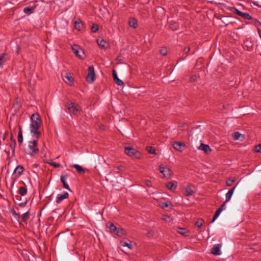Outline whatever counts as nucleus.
Returning a JSON list of instances; mask_svg holds the SVG:
<instances>
[{
    "label": "nucleus",
    "instance_id": "obj_1",
    "mask_svg": "<svg viewBox=\"0 0 261 261\" xmlns=\"http://www.w3.org/2000/svg\"><path fill=\"white\" fill-rule=\"evenodd\" d=\"M30 119L31 122L30 125V130L31 135L33 137L38 139L41 134L39 130L42 122L41 118L39 114L38 113H36L31 115Z\"/></svg>",
    "mask_w": 261,
    "mask_h": 261
},
{
    "label": "nucleus",
    "instance_id": "obj_2",
    "mask_svg": "<svg viewBox=\"0 0 261 261\" xmlns=\"http://www.w3.org/2000/svg\"><path fill=\"white\" fill-rule=\"evenodd\" d=\"M39 147L37 140H32L28 142V145L26 149V153L33 157L39 152Z\"/></svg>",
    "mask_w": 261,
    "mask_h": 261
},
{
    "label": "nucleus",
    "instance_id": "obj_3",
    "mask_svg": "<svg viewBox=\"0 0 261 261\" xmlns=\"http://www.w3.org/2000/svg\"><path fill=\"white\" fill-rule=\"evenodd\" d=\"M65 107L70 113L74 115H77L82 110L80 106L72 102H68Z\"/></svg>",
    "mask_w": 261,
    "mask_h": 261
},
{
    "label": "nucleus",
    "instance_id": "obj_4",
    "mask_svg": "<svg viewBox=\"0 0 261 261\" xmlns=\"http://www.w3.org/2000/svg\"><path fill=\"white\" fill-rule=\"evenodd\" d=\"M125 153L129 156H135L137 159H141L140 152L134 148L131 147H125Z\"/></svg>",
    "mask_w": 261,
    "mask_h": 261
},
{
    "label": "nucleus",
    "instance_id": "obj_5",
    "mask_svg": "<svg viewBox=\"0 0 261 261\" xmlns=\"http://www.w3.org/2000/svg\"><path fill=\"white\" fill-rule=\"evenodd\" d=\"M160 172L167 178H170L173 174L172 170L166 165L162 164L159 167Z\"/></svg>",
    "mask_w": 261,
    "mask_h": 261
},
{
    "label": "nucleus",
    "instance_id": "obj_6",
    "mask_svg": "<svg viewBox=\"0 0 261 261\" xmlns=\"http://www.w3.org/2000/svg\"><path fill=\"white\" fill-rule=\"evenodd\" d=\"M95 80V74L93 66L88 67V74L86 76V80L89 83H92Z\"/></svg>",
    "mask_w": 261,
    "mask_h": 261
},
{
    "label": "nucleus",
    "instance_id": "obj_7",
    "mask_svg": "<svg viewBox=\"0 0 261 261\" xmlns=\"http://www.w3.org/2000/svg\"><path fill=\"white\" fill-rule=\"evenodd\" d=\"M72 50L75 55L80 59H83L85 57L83 50L77 45H74L72 47Z\"/></svg>",
    "mask_w": 261,
    "mask_h": 261
},
{
    "label": "nucleus",
    "instance_id": "obj_8",
    "mask_svg": "<svg viewBox=\"0 0 261 261\" xmlns=\"http://www.w3.org/2000/svg\"><path fill=\"white\" fill-rule=\"evenodd\" d=\"M62 78L64 82L68 85L71 86L73 85L74 82V79L71 76V73L69 72H66L65 74L62 75Z\"/></svg>",
    "mask_w": 261,
    "mask_h": 261
},
{
    "label": "nucleus",
    "instance_id": "obj_9",
    "mask_svg": "<svg viewBox=\"0 0 261 261\" xmlns=\"http://www.w3.org/2000/svg\"><path fill=\"white\" fill-rule=\"evenodd\" d=\"M173 146L176 150L181 152L185 148L186 145L182 142H175L173 144Z\"/></svg>",
    "mask_w": 261,
    "mask_h": 261
},
{
    "label": "nucleus",
    "instance_id": "obj_10",
    "mask_svg": "<svg viewBox=\"0 0 261 261\" xmlns=\"http://www.w3.org/2000/svg\"><path fill=\"white\" fill-rule=\"evenodd\" d=\"M221 247V245L220 244H218L215 245L211 250V253L215 255H219L221 254V250L220 248Z\"/></svg>",
    "mask_w": 261,
    "mask_h": 261
},
{
    "label": "nucleus",
    "instance_id": "obj_11",
    "mask_svg": "<svg viewBox=\"0 0 261 261\" xmlns=\"http://www.w3.org/2000/svg\"><path fill=\"white\" fill-rule=\"evenodd\" d=\"M69 194L67 192H64L63 194L58 195L56 199V203L57 204L60 203L64 199L68 197Z\"/></svg>",
    "mask_w": 261,
    "mask_h": 261
},
{
    "label": "nucleus",
    "instance_id": "obj_12",
    "mask_svg": "<svg viewBox=\"0 0 261 261\" xmlns=\"http://www.w3.org/2000/svg\"><path fill=\"white\" fill-rule=\"evenodd\" d=\"M198 149L203 150L205 153L209 154L211 152V149L209 145L201 143L199 146Z\"/></svg>",
    "mask_w": 261,
    "mask_h": 261
},
{
    "label": "nucleus",
    "instance_id": "obj_13",
    "mask_svg": "<svg viewBox=\"0 0 261 261\" xmlns=\"http://www.w3.org/2000/svg\"><path fill=\"white\" fill-rule=\"evenodd\" d=\"M239 182L237 183V184L232 189H230L228 192L226 194V200L225 202H228L230 199L231 198V196L233 193L234 190L235 188H236L237 185L238 184Z\"/></svg>",
    "mask_w": 261,
    "mask_h": 261
},
{
    "label": "nucleus",
    "instance_id": "obj_14",
    "mask_svg": "<svg viewBox=\"0 0 261 261\" xmlns=\"http://www.w3.org/2000/svg\"><path fill=\"white\" fill-rule=\"evenodd\" d=\"M74 28L78 31H81L83 28V24L80 19L75 20L73 21Z\"/></svg>",
    "mask_w": 261,
    "mask_h": 261
},
{
    "label": "nucleus",
    "instance_id": "obj_15",
    "mask_svg": "<svg viewBox=\"0 0 261 261\" xmlns=\"http://www.w3.org/2000/svg\"><path fill=\"white\" fill-rule=\"evenodd\" d=\"M9 144L12 152V154H14L16 142V140L12 137L10 138V140Z\"/></svg>",
    "mask_w": 261,
    "mask_h": 261
},
{
    "label": "nucleus",
    "instance_id": "obj_16",
    "mask_svg": "<svg viewBox=\"0 0 261 261\" xmlns=\"http://www.w3.org/2000/svg\"><path fill=\"white\" fill-rule=\"evenodd\" d=\"M112 75L114 80L116 84H117L119 86H121L123 84V82H122V81L118 79V77H117V73L114 70H113Z\"/></svg>",
    "mask_w": 261,
    "mask_h": 261
},
{
    "label": "nucleus",
    "instance_id": "obj_17",
    "mask_svg": "<svg viewBox=\"0 0 261 261\" xmlns=\"http://www.w3.org/2000/svg\"><path fill=\"white\" fill-rule=\"evenodd\" d=\"M114 233L119 237H122L125 235L124 230L121 227H117L116 230L114 232Z\"/></svg>",
    "mask_w": 261,
    "mask_h": 261
},
{
    "label": "nucleus",
    "instance_id": "obj_18",
    "mask_svg": "<svg viewBox=\"0 0 261 261\" xmlns=\"http://www.w3.org/2000/svg\"><path fill=\"white\" fill-rule=\"evenodd\" d=\"M166 187L170 190H175L177 188L176 182L174 183L173 181H169L166 183Z\"/></svg>",
    "mask_w": 261,
    "mask_h": 261
},
{
    "label": "nucleus",
    "instance_id": "obj_19",
    "mask_svg": "<svg viewBox=\"0 0 261 261\" xmlns=\"http://www.w3.org/2000/svg\"><path fill=\"white\" fill-rule=\"evenodd\" d=\"M129 26L134 29L138 27V21L135 18H130L129 20Z\"/></svg>",
    "mask_w": 261,
    "mask_h": 261
},
{
    "label": "nucleus",
    "instance_id": "obj_20",
    "mask_svg": "<svg viewBox=\"0 0 261 261\" xmlns=\"http://www.w3.org/2000/svg\"><path fill=\"white\" fill-rule=\"evenodd\" d=\"M193 190L192 189L190 186H187L185 187V194L187 196H192L194 193Z\"/></svg>",
    "mask_w": 261,
    "mask_h": 261
},
{
    "label": "nucleus",
    "instance_id": "obj_21",
    "mask_svg": "<svg viewBox=\"0 0 261 261\" xmlns=\"http://www.w3.org/2000/svg\"><path fill=\"white\" fill-rule=\"evenodd\" d=\"M106 227L109 229V231L111 233H114L116 231V227L113 223L111 222H108L106 224Z\"/></svg>",
    "mask_w": 261,
    "mask_h": 261
},
{
    "label": "nucleus",
    "instance_id": "obj_22",
    "mask_svg": "<svg viewBox=\"0 0 261 261\" xmlns=\"http://www.w3.org/2000/svg\"><path fill=\"white\" fill-rule=\"evenodd\" d=\"M72 167L75 168L76 171L80 174H84L85 172V169L79 165L74 164Z\"/></svg>",
    "mask_w": 261,
    "mask_h": 261
},
{
    "label": "nucleus",
    "instance_id": "obj_23",
    "mask_svg": "<svg viewBox=\"0 0 261 261\" xmlns=\"http://www.w3.org/2000/svg\"><path fill=\"white\" fill-rule=\"evenodd\" d=\"M27 188L25 186H21L19 188L18 193L22 196L25 195L27 193Z\"/></svg>",
    "mask_w": 261,
    "mask_h": 261
},
{
    "label": "nucleus",
    "instance_id": "obj_24",
    "mask_svg": "<svg viewBox=\"0 0 261 261\" xmlns=\"http://www.w3.org/2000/svg\"><path fill=\"white\" fill-rule=\"evenodd\" d=\"M24 171V168L21 165H19L15 168L14 173H16L18 176H20Z\"/></svg>",
    "mask_w": 261,
    "mask_h": 261
},
{
    "label": "nucleus",
    "instance_id": "obj_25",
    "mask_svg": "<svg viewBox=\"0 0 261 261\" xmlns=\"http://www.w3.org/2000/svg\"><path fill=\"white\" fill-rule=\"evenodd\" d=\"M34 9L35 8L33 7H25L23 8V12L27 15H30L34 12Z\"/></svg>",
    "mask_w": 261,
    "mask_h": 261
},
{
    "label": "nucleus",
    "instance_id": "obj_26",
    "mask_svg": "<svg viewBox=\"0 0 261 261\" xmlns=\"http://www.w3.org/2000/svg\"><path fill=\"white\" fill-rule=\"evenodd\" d=\"M6 55L3 54L0 56V68L2 67L4 63L6 62Z\"/></svg>",
    "mask_w": 261,
    "mask_h": 261
},
{
    "label": "nucleus",
    "instance_id": "obj_27",
    "mask_svg": "<svg viewBox=\"0 0 261 261\" xmlns=\"http://www.w3.org/2000/svg\"><path fill=\"white\" fill-rule=\"evenodd\" d=\"M241 137L242 138H244V135L240 134L239 132H235L233 135V139L234 140H238L241 139Z\"/></svg>",
    "mask_w": 261,
    "mask_h": 261
},
{
    "label": "nucleus",
    "instance_id": "obj_28",
    "mask_svg": "<svg viewBox=\"0 0 261 261\" xmlns=\"http://www.w3.org/2000/svg\"><path fill=\"white\" fill-rule=\"evenodd\" d=\"M18 142L19 144H21L23 142V137H22V130L21 128H19V130L18 133Z\"/></svg>",
    "mask_w": 261,
    "mask_h": 261
},
{
    "label": "nucleus",
    "instance_id": "obj_29",
    "mask_svg": "<svg viewBox=\"0 0 261 261\" xmlns=\"http://www.w3.org/2000/svg\"><path fill=\"white\" fill-rule=\"evenodd\" d=\"M177 231L178 232V233L184 236H186L187 233L188 232L186 229L181 227L177 228Z\"/></svg>",
    "mask_w": 261,
    "mask_h": 261
},
{
    "label": "nucleus",
    "instance_id": "obj_30",
    "mask_svg": "<svg viewBox=\"0 0 261 261\" xmlns=\"http://www.w3.org/2000/svg\"><path fill=\"white\" fill-rule=\"evenodd\" d=\"M30 218L29 212V211L27 212L24 213L22 216V221L24 222H26Z\"/></svg>",
    "mask_w": 261,
    "mask_h": 261
},
{
    "label": "nucleus",
    "instance_id": "obj_31",
    "mask_svg": "<svg viewBox=\"0 0 261 261\" xmlns=\"http://www.w3.org/2000/svg\"><path fill=\"white\" fill-rule=\"evenodd\" d=\"M229 10H230V11H231L232 12L234 13V14H237L239 16H240L242 14V12L239 11L235 7H231L230 8Z\"/></svg>",
    "mask_w": 261,
    "mask_h": 261
},
{
    "label": "nucleus",
    "instance_id": "obj_32",
    "mask_svg": "<svg viewBox=\"0 0 261 261\" xmlns=\"http://www.w3.org/2000/svg\"><path fill=\"white\" fill-rule=\"evenodd\" d=\"M221 213V210H219V208L216 211L214 217H213V218L212 219V220L211 221V223H212L213 222H215V221L216 220V219L219 216V215H220Z\"/></svg>",
    "mask_w": 261,
    "mask_h": 261
},
{
    "label": "nucleus",
    "instance_id": "obj_33",
    "mask_svg": "<svg viewBox=\"0 0 261 261\" xmlns=\"http://www.w3.org/2000/svg\"><path fill=\"white\" fill-rule=\"evenodd\" d=\"M146 150L149 153L155 154L156 153L155 149L152 146H148L146 147Z\"/></svg>",
    "mask_w": 261,
    "mask_h": 261
},
{
    "label": "nucleus",
    "instance_id": "obj_34",
    "mask_svg": "<svg viewBox=\"0 0 261 261\" xmlns=\"http://www.w3.org/2000/svg\"><path fill=\"white\" fill-rule=\"evenodd\" d=\"M240 17L249 20H250L252 19V17L249 15V14L247 13L242 12V14Z\"/></svg>",
    "mask_w": 261,
    "mask_h": 261
},
{
    "label": "nucleus",
    "instance_id": "obj_35",
    "mask_svg": "<svg viewBox=\"0 0 261 261\" xmlns=\"http://www.w3.org/2000/svg\"><path fill=\"white\" fill-rule=\"evenodd\" d=\"M97 43L100 47L103 48L106 42L103 39H97Z\"/></svg>",
    "mask_w": 261,
    "mask_h": 261
},
{
    "label": "nucleus",
    "instance_id": "obj_36",
    "mask_svg": "<svg viewBox=\"0 0 261 261\" xmlns=\"http://www.w3.org/2000/svg\"><path fill=\"white\" fill-rule=\"evenodd\" d=\"M190 48L189 47H185L184 48V51L186 54V56H182L181 57V60H185L186 59V58L187 57L188 54L190 51Z\"/></svg>",
    "mask_w": 261,
    "mask_h": 261
},
{
    "label": "nucleus",
    "instance_id": "obj_37",
    "mask_svg": "<svg viewBox=\"0 0 261 261\" xmlns=\"http://www.w3.org/2000/svg\"><path fill=\"white\" fill-rule=\"evenodd\" d=\"M47 163L53 166L55 168L60 167L61 165L59 163H57L56 162H53L51 160L47 162Z\"/></svg>",
    "mask_w": 261,
    "mask_h": 261
},
{
    "label": "nucleus",
    "instance_id": "obj_38",
    "mask_svg": "<svg viewBox=\"0 0 261 261\" xmlns=\"http://www.w3.org/2000/svg\"><path fill=\"white\" fill-rule=\"evenodd\" d=\"M162 219L166 222H170L171 220L170 217L168 215H164L162 216Z\"/></svg>",
    "mask_w": 261,
    "mask_h": 261
},
{
    "label": "nucleus",
    "instance_id": "obj_39",
    "mask_svg": "<svg viewBox=\"0 0 261 261\" xmlns=\"http://www.w3.org/2000/svg\"><path fill=\"white\" fill-rule=\"evenodd\" d=\"M120 244L123 247H128L130 249H133V247H132V244H129V243H128L125 242L121 241L120 242Z\"/></svg>",
    "mask_w": 261,
    "mask_h": 261
},
{
    "label": "nucleus",
    "instance_id": "obj_40",
    "mask_svg": "<svg viewBox=\"0 0 261 261\" xmlns=\"http://www.w3.org/2000/svg\"><path fill=\"white\" fill-rule=\"evenodd\" d=\"M98 30V27L96 24H93L91 30L93 33L96 32Z\"/></svg>",
    "mask_w": 261,
    "mask_h": 261
},
{
    "label": "nucleus",
    "instance_id": "obj_41",
    "mask_svg": "<svg viewBox=\"0 0 261 261\" xmlns=\"http://www.w3.org/2000/svg\"><path fill=\"white\" fill-rule=\"evenodd\" d=\"M68 177V174L62 175L61 176L60 180H61V181L62 182V183L63 184L67 183L66 181V179H67V178Z\"/></svg>",
    "mask_w": 261,
    "mask_h": 261
},
{
    "label": "nucleus",
    "instance_id": "obj_42",
    "mask_svg": "<svg viewBox=\"0 0 261 261\" xmlns=\"http://www.w3.org/2000/svg\"><path fill=\"white\" fill-rule=\"evenodd\" d=\"M203 220L202 219H199L195 222V226L197 227H200L203 224Z\"/></svg>",
    "mask_w": 261,
    "mask_h": 261
},
{
    "label": "nucleus",
    "instance_id": "obj_43",
    "mask_svg": "<svg viewBox=\"0 0 261 261\" xmlns=\"http://www.w3.org/2000/svg\"><path fill=\"white\" fill-rule=\"evenodd\" d=\"M170 205H172L171 203L169 204L167 202H163L160 204V206L164 208L165 207H168Z\"/></svg>",
    "mask_w": 261,
    "mask_h": 261
},
{
    "label": "nucleus",
    "instance_id": "obj_44",
    "mask_svg": "<svg viewBox=\"0 0 261 261\" xmlns=\"http://www.w3.org/2000/svg\"><path fill=\"white\" fill-rule=\"evenodd\" d=\"M160 53L163 56H166L167 54V49L166 47L162 48L160 50Z\"/></svg>",
    "mask_w": 261,
    "mask_h": 261
},
{
    "label": "nucleus",
    "instance_id": "obj_45",
    "mask_svg": "<svg viewBox=\"0 0 261 261\" xmlns=\"http://www.w3.org/2000/svg\"><path fill=\"white\" fill-rule=\"evenodd\" d=\"M255 151L256 152H261V144H258L255 146Z\"/></svg>",
    "mask_w": 261,
    "mask_h": 261
},
{
    "label": "nucleus",
    "instance_id": "obj_46",
    "mask_svg": "<svg viewBox=\"0 0 261 261\" xmlns=\"http://www.w3.org/2000/svg\"><path fill=\"white\" fill-rule=\"evenodd\" d=\"M234 181V180L229 179L226 181V184L227 186H231Z\"/></svg>",
    "mask_w": 261,
    "mask_h": 261
},
{
    "label": "nucleus",
    "instance_id": "obj_47",
    "mask_svg": "<svg viewBox=\"0 0 261 261\" xmlns=\"http://www.w3.org/2000/svg\"><path fill=\"white\" fill-rule=\"evenodd\" d=\"M226 202H225V201L221 205V206L219 208V210H221V211L222 212V211L225 210L226 208Z\"/></svg>",
    "mask_w": 261,
    "mask_h": 261
},
{
    "label": "nucleus",
    "instance_id": "obj_48",
    "mask_svg": "<svg viewBox=\"0 0 261 261\" xmlns=\"http://www.w3.org/2000/svg\"><path fill=\"white\" fill-rule=\"evenodd\" d=\"M146 234L148 237H152L154 234V232L152 230H148Z\"/></svg>",
    "mask_w": 261,
    "mask_h": 261
},
{
    "label": "nucleus",
    "instance_id": "obj_49",
    "mask_svg": "<svg viewBox=\"0 0 261 261\" xmlns=\"http://www.w3.org/2000/svg\"><path fill=\"white\" fill-rule=\"evenodd\" d=\"M13 216L17 219H18L19 218V215L17 214V213L13 211L12 212Z\"/></svg>",
    "mask_w": 261,
    "mask_h": 261
},
{
    "label": "nucleus",
    "instance_id": "obj_50",
    "mask_svg": "<svg viewBox=\"0 0 261 261\" xmlns=\"http://www.w3.org/2000/svg\"><path fill=\"white\" fill-rule=\"evenodd\" d=\"M63 185V187L65 189H67V190H69L70 191H71V190H70V189L69 188V185H68L67 183H65V184H64Z\"/></svg>",
    "mask_w": 261,
    "mask_h": 261
},
{
    "label": "nucleus",
    "instance_id": "obj_51",
    "mask_svg": "<svg viewBox=\"0 0 261 261\" xmlns=\"http://www.w3.org/2000/svg\"><path fill=\"white\" fill-rule=\"evenodd\" d=\"M196 79H197V76L196 75H194L190 77V81L191 82H193L196 81Z\"/></svg>",
    "mask_w": 261,
    "mask_h": 261
},
{
    "label": "nucleus",
    "instance_id": "obj_52",
    "mask_svg": "<svg viewBox=\"0 0 261 261\" xmlns=\"http://www.w3.org/2000/svg\"><path fill=\"white\" fill-rule=\"evenodd\" d=\"M145 183H146V186H147L148 187H151V181H150L149 180H146L145 181Z\"/></svg>",
    "mask_w": 261,
    "mask_h": 261
},
{
    "label": "nucleus",
    "instance_id": "obj_53",
    "mask_svg": "<svg viewBox=\"0 0 261 261\" xmlns=\"http://www.w3.org/2000/svg\"><path fill=\"white\" fill-rule=\"evenodd\" d=\"M251 3L254 5V6H257L258 7H260L261 8V6H260L258 4V2H254V1H251Z\"/></svg>",
    "mask_w": 261,
    "mask_h": 261
},
{
    "label": "nucleus",
    "instance_id": "obj_54",
    "mask_svg": "<svg viewBox=\"0 0 261 261\" xmlns=\"http://www.w3.org/2000/svg\"><path fill=\"white\" fill-rule=\"evenodd\" d=\"M122 168V166H118V167H117V169H118V170H121V168Z\"/></svg>",
    "mask_w": 261,
    "mask_h": 261
},
{
    "label": "nucleus",
    "instance_id": "obj_55",
    "mask_svg": "<svg viewBox=\"0 0 261 261\" xmlns=\"http://www.w3.org/2000/svg\"><path fill=\"white\" fill-rule=\"evenodd\" d=\"M172 24H170V27L171 28H172Z\"/></svg>",
    "mask_w": 261,
    "mask_h": 261
},
{
    "label": "nucleus",
    "instance_id": "obj_56",
    "mask_svg": "<svg viewBox=\"0 0 261 261\" xmlns=\"http://www.w3.org/2000/svg\"><path fill=\"white\" fill-rule=\"evenodd\" d=\"M180 126V127H183V126H184V125H183V124H182V125H181V126Z\"/></svg>",
    "mask_w": 261,
    "mask_h": 261
}]
</instances>
